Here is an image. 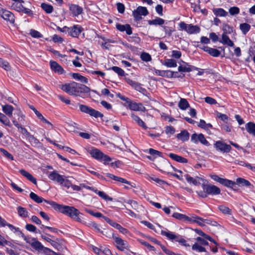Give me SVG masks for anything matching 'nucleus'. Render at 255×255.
<instances>
[{
	"instance_id": "f257e3e1",
	"label": "nucleus",
	"mask_w": 255,
	"mask_h": 255,
	"mask_svg": "<svg viewBox=\"0 0 255 255\" xmlns=\"http://www.w3.org/2000/svg\"><path fill=\"white\" fill-rule=\"evenodd\" d=\"M47 202L54 209L68 216L73 220L79 223H84L82 219L83 214L74 207L59 204L55 202Z\"/></svg>"
},
{
	"instance_id": "f03ea898",
	"label": "nucleus",
	"mask_w": 255,
	"mask_h": 255,
	"mask_svg": "<svg viewBox=\"0 0 255 255\" xmlns=\"http://www.w3.org/2000/svg\"><path fill=\"white\" fill-rule=\"evenodd\" d=\"M60 88L68 94L75 96H80L81 94L90 91V89L86 86L75 82L62 85Z\"/></svg>"
},
{
	"instance_id": "7ed1b4c3",
	"label": "nucleus",
	"mask_w": 255,
	"mask_h": 255,
	"mask_svg": "<svg viewBox=\"0 0 255 255\" xmlns=\"http://www.w3.org/2000/svg\"><path fill=\"white\" fill-rule=\"evenodd\" d=\"M46 174L48 175V178L50 180L58 183L60 185L66 187L67 189L70 188L71 182L67 179L64 175L59 174L56 170L47 172Z\"/></svg>"
},
{
	"instance_id": "20e7f679",
	"label": "nucleus",
	"mask_w": 255,
	"mask_h": 255,
	"mask_svg": "<svg viewBox=\"0 0 255 255\" xmlns=\"http://www.w3.org/2000/svg\"><path fill=\"white\" fill-rule=\"evenodd\" d=\"M203 191H197L196 193L201 198H206L208 195H217L221 193L219 188L211 184H202Z\"/></svg>"
},
{
	"instance_id": "39448f33",
	"label": "nucleus",
	"mask_w": 255,
	"mask_h": 255,
	"mask_svg": "<svg viewBox=\"0 0 255 255\" xmlns=\"http://www.w3.org/2000/svg\"><path fill=\"white\" fill-rule=\"evenodd\" d=\"M161 234L162 236H165L168 240H171L172 242H178L180 245L185 247L190 246L188 244H186L185 240H184L181 236L169 231L167 229L165 230H161Z\"/></svg>"
},
{
	"instance_id": "423d86ee",
	"label": "nucleus",
	"mask_w": 255,
	"mask_h": 255,
	"mask_svg": "<svg viewBox=\"0 0 255 255\" xmlns=\"http://www.w3.org/2000/svg\"><path fill=\"white\" fill-rule=\"evenodd\" d=\"M179 30H184L189 34L199 33L200 28L198 25H193L192 24H187L183 21L179 23Z\"/></svg>"
},
{
	"instance_id": "0eeeda50",
	"label": "nucleus",
	"mask_w": 255,
	"mask_h": 255,
	"mask_svg": "<svg viewBox=\"0 0 255 255\" xmlns=\"http://www.w3.org/2000/svg\"><path fill=\"white\" fill-rule=\"evenodd\" d=\"M79 106L80 110L83 113L89 114L90 116L96 118L103 117L102 114L94 109L82 104H79Z\"/></svg>"
},
{
	"instance_id": "6e6552de",
	"label": "nucleus",
	"mask_w": 255,
	"mask_h": 255,
	"mask_svg": "<svg viewBox=\"0 0 255 255\" xmlns=\"http://www.w3.org/2000/svg\"><path fill=\"white\" fill-rule=\"evenodd\" d=\"M113 238L115 241V246L119 250L124 251L125 250H129L130 246L127 241L114 235L113 236Z\"/></svg>"
},
{
	"instance_id": "1a4fd4ad",
	"label": "nucleus",
	"mask_w": 255,
	"mask_h": 255,
	"mask_svg": "<svg viewBox=\"0 0 255 255\" xmlns=\"http://www.w3.org/2000/svg\"><path fill=\"white\" fill-rule=\"evenodd\" d=\"M21 237L27 243L30 245L32 247L36 250L42 251V249L44 248V246L41 243L35 238L26 236L23 234L22 235Z\"/></svg>"
},
{
	"instance_id": "9d476101",
	"label": "nucleus",
	"mask_w": 255,
	"mask_h": 255,
	"mask_svg": "<svg viewBox=\"0 0 255 255\" xmlns=\"http://www.w3.org/2000/svg\"><path fill=\"white\" fill-rule=\"evenodd\" d=\"M214 146L217 150L223 153H228L232 149L230 145L221 140L216 141L214 144Z\"/></svg>"
},
{
	"instance_id": "9b49d317",
	"label": "nucleus",
	"mask_w": 255,
	"mask_h": 255,
	"mask_svg": "<svg viewBox=\"0 0 255 255\" xmlns=\"http://www.w3.org/2000/svg\"><path fill=\"white\" fill-rule=\"evenodd\" d=\"M148 12L145 7L138 6L135 10L132 11V15L135 20L138 21L141 19L142 16H146Z\"/></svg>"
},
{
	"instance_id": "f8f14e48",
	"label": "nucleus",
	"mask_w": 255,
	"mask_h": 255,
	"mask_svg": "<svg viewBox=\"0 0 255 255\" xmlns=\"http://www.w3.org/2000/svg\"><path fill=\"white\" fill-rule=\"evenodd\" d=\"M64 29H66L68 34L73 37H78L83 30L81 26L78 25H75L70 27L65 26H64Z\"/></svg>"
},
{
	"instance_id": "ddd939ff",
	"label": "nucleus",
	"mask_w": 255,
	"mask_h": 255,
	"mask_svg": "<svg viewBox=\"0 0 255 255\" xmlns=\"http://www.w3.org/2000/svg\"><path fill=\"white\" fill-rule=\"evenodd\" d=\"M0 16L10 23H14V16L10 11L0 7Z\"/></svg>"
},
{
	"instance_id": "4468645a",
	"label": "nucleus",
	"mask_w": 255,
	"mask_h": 255,
	"mask_svg": "<svg viewBox=\"0 0 255 255\" xmlns=\"http://www.w3.org/2000/svg\"><path fill=\"white\" fill-rule=\"evenodd\" d=\"M69 8L73 16H77L83 12V8L75 4H70Z\"/></svg>"
},
{
	"instance_id": "2eb2a0df",
	"label": "nucleus",
	"mask_w": 255,
	"mask_h": 255,
	"mask_svg": "<svg viewBox=\"0 0 255 255\" xmlns=\"http://www.w3.org/2000/svg\"><path fill=\"white\" fill-rule=\"evenodd\" d=\"M30 109L33 110V111L34 112L35 115L37 116V117L38 118L39 120L43 123L47 125V128H53V125L46 119H45L44 117L42 115V114L38 112L34 107L30 106Z\"/></svg>"
},
{
	"instance_id": "dca6fc26",
	"label": "nucleus",
	"mask_w": 255,
	"mask_h": 255,
	"mask_svg": "<svg viewBox=\"0 0 255 255\" xmlns=\"http://www.w3.org/2000/svg\"><path fill=\"white\" fill-rule=\"evenodd\" d=\"M50 68L52 71L58 74H62L64 72L63 68L56 62L50 61Z\"/></svg>"
},
{
	"instance_id": "f3484780",
	"label": "nucleus",
	"mask_w": 255,
	"mask_h": 255,
	"mask_svg": "<svg viewBox=\"0 0 255 255\" xmlns=\"http://www.w3.org/2000/svg\"><path fill=\"white\" fill-rule=\"evenodd\" d=\"M128 108L130 110L134 111L145 112L146 111L145 108L141 103H136L133 101L132 104L129 105V107Z\"/></svg>"
},
{
	"instance_id": "a211bd4d",
	"label": "nucleus",
	"mask_w": 255,
	"mask_h": 255,
	"mask_svg": "<svg viewBox=\"0 0 255 255\" xmlns=\"http://www.w3.org/2000/svg\"><path fill=\"white\" fill-rule=\"evenodd\" d=\"M106 176H107V177H108L111 179H112L115 181L120 182L121 183H125V184H128L129 185H130L131 187H133V186L131 184V183L129 181L127 180L126 179H125L123 178L115 176L111 173H107L106 174Z\"/></svg>"
},
{
	"instance_id": "6ab92c4d",
	"label": "nucleus",
	"mask_w": 255,
	"mask_h": 255,
	"mask_svg": "<svg viewBox=\"0 0 255 255\" xmlns=\"http://www.w3.org/2000/svg\"><path fill=\"white\" fill-rule=\"evenodd\" d=\"M116 27L120 31H126L128 35H130L132 33L131 28L128 24L122 25L118 24L116 25Z\"/></svg>"
},
{
	"instance_id": "aec40b11",
	"label": "nucleus",
	"mask_w": 255,
	"mask_h": 255,
	"mask_svg": "<svg viewBox=\"0 0 255 255\" xmlns=\"http://www.w3.org/2000/svg\"><path fill=\"white\" fill-rule=\"evenodd\" d=\"M90 154L92 157L100 161L104 153L97 148H93L90 151Z\"/></svg>"
},
{
	"instance_id": "412c9836",
	"label": "nucleus",
	"mask_w": 255,
	"mask_h": 255,
	"mask_svg": "<svg viewBox=\"0 0 255 255\" xmlns=\"http://www.w3.org/2000/svg\"><path fill=\"white\" fill-rule=\"evenodd\" d=\"M20 173L25 178H26L29 181H31L34 184H37V181L36 178H35L30 173L26 171L24 169H21L19 170Z\"/></svg>"
},
{
	"instance_id": "4be33fe9",
	"label": "nucleus",
	"mask_w": 255,
	"mask_h": 255,
	"mask_svg": "<svg viewBox=\"0 0 255 255\" xmlns=\"http://www.w3.org/2000/svg\"><path fill=\"white\" fill-rule=\"evenodd\" d=\"M169 156L173 160L180 163H187V159L182 156H179L174 153H170Z\"/></svg>"
},
{
	"instance_id": "5701e85b",
	"label": "nucleus",
	"mask_w": 255,
	"mask_h": 255,
	"mask_svg": "<svg viewBox=\"0 0 255 255\" xmlns=\"http://www.w3.org/2000/svg\"><path fill=\"white\" fill-rule=\"evenodd\" d=\"M178 70L180 72H189L192 71V68L187 63L182 61V64L179 66Z\"/></svg>"
},
{
	"instance_id": "b1692460",
	"label": "nucleus",
	"mask_w": 255,
	"mask_h": 255,
	"mask_svg": "<svg viewBox=\"0 0 255 255\" xmlns=\"http://www.w3.org/2000/svg\"><path fill=\"white\" fill-rule=\"evenodd\" d=\"M29 196L32 200H33L34 202H35L37 203H41L43 201H44L46 203H47V202H52V201L46 200L44 199L43 198H42V197L38 196L37 194H36L35 193H34L33 192H31L30 193Z\"/></svg>"
},
{
	"instance_id": "393cba45",
	"label": "nucleus",
	"mask_w": 255,
	"mask_h": 255,
	"mask_svg": "<svg viewBox=\"0 0 255 255\" xmlns=\"http://www.w3.org/2000/svg\"><path fill=\"white\" fill-rule=\"evenodd\" d=\"M176 137L182 141H187L189 138V133L186 130H183L176 135Z\"/></svg>"
},
{
	"instance_id": "a878e982",
	"label": "nucleus",
	"mask_w": 255,
	"mask_h": 255,
	"mask_svg": "<svg viewBox=\"0 0 255 255\" xmlns=\"http://www.w3.org/2000/svg\"><path fill=\"white\" fill-rule=\"evenodd\" d=\"M223 44H226L230 47H233L234 44L233 42L229 38L227 34L223 33L222 36V40L220 41Z\"/></svg>"
},
{
	"instance_id": "bb28decb",
	"label": "nucleus",
	"mask_w": 255,
	"mask_h": 255,
	"mask_svg": "<svg viewBox=\"0 0 255 255\" xmlns=\"http://www.w3.org/2000/svg\"><path fill=\"white\" fill-rule=\"evenodd\" d=\"M131 117L132 119L138 124L139 126L141 127L144 129H146L147 128L145 124L139 117L134 115L133 113L131 114Z\"/></svg>"
},
{
	"instance_id": "cd10ccee",
	"label": "nucleus",
	"mask_w": 255,
	"mask_h": 255,
	"mask_svg": "<svg viewBox=\"0 0 255 255\" xmlns=\"http://www.w3.org/2000/svg\"><path fill=\"white\" fill-rule=\"evenodd\" d=\"M214 14L217 16H227L228 14V12L221 8H216L213 9Z\"/></svg>"
},
{
	"instance_id": "c85d7f7f",
	"label": "nucleus",
	"mask_w": 255,
	"mask_h": 255,
	"mask_svg": "<svg viewBox=\"0 0 255 255\" xmlns=\"http://www.w3.org/2000/svg\"><path fill=\"white\" fill-rule=\"evenodd\" d=\"M162 64L168 68L176 67L177 66V62L173 59H166Z\"/></svg>"
},
{
	"instance_id": "c756f323",
	"label": "nucleus",
	"mask_w": 255,
	"mask_h": 255,
	"mask_svg": "<svg viewBox=\"0 0 255 255\" xmlns=\"http://www.w3.org/2000/svg\"><path fill=\"white\" fill-rule=\"evenodd\" d=\"M246 128L250 133L255 136V124L253 122H249L246 125Z\"/></svg>"
},
{
	"instance_id": "7c9ffc66",
	"label": "nucleus",
	"mask_w": 255,
	"mask_h": 255,
	"mask_svg": "<svg viewBox=\"0 0 255 255\" xmlns=\"http://www.w3.org/2000/svg\"><path fill=\"white\" fill-rule=\"evenodd\" d=\"M116 96L117 97L119 98L122 101L126 102V103L124 104V106L125 107H128V108L129 107V105L131 104L133 102L128 98H127L123 95H122L120 93L117 94Z\"/></svg>"
},
{
	"instance_id": "2f4dec72",
	"label": "nucleus",
	"mask_w": 255,
	"mask_h": 255,
	"mask_svg": "<svg viewBox=\"0 0 255 255\" xmlns=\"http://www.w3.org/2000/svg\"><path fill=\"white\" fill-rule=\"evenodd\" d=\"M2 111L8 117H11L13 111V107L9 105L2 106Z\"/></svg>"
},
{
	"instance_id": "473e14b6",
	"label": "nucleus",
	"mask_w": 255,
	"mask_h": 255,
	"mask_svg": "<svg viewBox=\"0 0 255 255\" xmlns=\"http://www.w3.org/2000/svg\"><path fill=\"white\" fill-rule=\"evenodd\" d=\"M164 23V20L160 18V17H156V18L152 19V20H149L148 21V23L149 25H162Z\"/></svg>"
},
{
	"instance_id": "72a5a7b5",
	"label": "nucleus",
	"mask_w": 255,
	"mask_h": 255,
	"mask_svg": "<svg viewBox=\"0 0 255 255\" xmlns=\"http://www.w3.org/2000/svg\"><path fill=\"white\" fill-rule=\"evenodd\" d=\"M179 108L182 110H185L189 107V104L186 99L181 98L178 103Z\"/></svg>"
},
{
	"instance_id": "f704fd0d",
	"label": "nucleus",
	"mask_w": 255,
	"mask_h": 255,
	"mask_svg": "<svg viewBox=\"0 0 255 255\" xmlns=\"http://www.w3.org/2000/svg\"><path fill=\"white\" fill-rule=\"evenodd\" d=\"M240 29L242 33L246 35L250 31L251 25L247 23H241L240 25Z\"/></svg>"
},
{
	"instance_id": "c9c22d12",
	"label": "nucleus",
	"mask_w": 255,
	"mask_h": 255,
	"mask_svg": "<svg viewBox=\"0 0 255 255\" xmlns=\"http://www.w3.org/2000/svg\"><path fill=\"white\" fill-rule=\"evenodd\" d=\"M17 213L19 216L22 218H26L28 216L27 210L20 206L17 207Z\"/></svg>"
},
{
	"instance_id": "e433bc0d",
	"label": "nucleus",
	"mask_w": 255,
	"mask_h": 255,
	"mask_svg": "<svg viewBox=\"0 0 255 255\" xmlns=\"http://www.w3.org/2000/svg\"><path fill=\"white\" fill-rule=\"evenodd\" d=\"M172 217L182 221L187 222L188 217L186 215L179 213H174L172 215Z\"/></svg>"
},
{
	"instance_id": "4c0bfd02",
	"label": "nucleus",
	"mask_w": 255,
	"mask_h": 255,
	"mask_svg": "<svg viewBox=\"0 0 255 255\" xmlns=\"http://www.w3.org/2000/svg\"><path fill=\"white\" fill-rule=\"evenodd\" d=\"M219 210L225 215H232V210L227 206L224 205H220L218 207Z\"/></svg>"
},
{
	"instance_id": "58836bf2",
	"label": "nucleus",
	"mask_w": 255,
	"mask_h": 255,
	"mask_svg": "<svg viewBox=\"0 0 255 255\" xmlns=\"http://www.w3.org/2000/svg\"><path fill=\"white\" fill-rule=\"evenodd\" d=\"M72 76V77L75 80L80 81L85 83H88V79L86 77L81 75L78 73H73Z\"/></svg>"
},
{
	"instance_id": "ea45409f",
	"label": "nucleus",
	"mask_w": 255,
	"mask_h": 255,
	"mask_svg": "<svg viewBox=\"0 0 255 255\" xmlns=\"http://www.w3.org/2000/svg\"><path fill=\"white\" fill-rule=\"evenodd\" d=\"M41 7L47 13H51L53 10V6L47 3H41Z\"/></svg>"
},
{
	"instance_id": "a19ab883",
	"label": "nucleus",
	"mask_w": 255,
	"mask_h": 255,
	"mask_svg": "<svg viewBox=\"0 0 255 255\" xmlns=\"http://www.w3.org/2000/svg\"><path fill=\"white\" fill-rule=\"evenodd\" d=\"M207 53L213 57H217L221 54L220 51L216 49L209 47Z\"/></svg>"
},
{
	"instance_id": "79ce46f5",
	"label": "nucleus",
	"mask_w": 255,
	"mask_h": 255,
	"mask_svg": "<svg viewBox=\"0 0 255 255\" xmlns=\"http://www.w3.org/2000/svg\"><path fill=\"white\" fill-rule=\"evenodd\" d=\"M220 184L227 187H232L235 184V183L227 179L222 178Z\"/></svg>"
},
{
	"instance_id": "37998d69",
	"label": "nucleus",
	"mask_w": 255,
	"mask_h": 255,
	"mask_svg": "<svg viewBox=\"0 0 255 255\" xmlns=\"http://www.w3.org/2000/svg\"><path fill=\"white\" fill-rule=\"evenodd\" d=\"M192 249L194 251H196L198 252H205L206 250L205 248L202 247L199 243H195L192 247Z\"/></svg>"
},
{
	"instance_id": "c03bdc74",
	"label": "nucleus",
	"mask_w": 255,
	"mask_h": 255,
	"mask_svg": "<svg viewBox=\"0 0 255 255\" xmlns=\"http://www.w3.org/2000/svg\"><path fill=\"white\" fill-rule=\"evenodd\" d=\"M224 33L231 34L234 32V28L228 24H224L223 26Z\"/></svg>"
},
{
	"instance_id": "a18cd8bd",
	"label": "nucleus",
	"mask_w": 255,
	"mask_h": 255,
	"mask_svg": "<svg viewBox=\"0 0 255 255\" xmlns=\"http://www.w3.org/2000/svg\"><path fill=\"white\" fill-rule=\"evenodd\" d=\"M0 122L2 123L3 125L10 127V123L8 118L3 114L0 115Z\"/></svg>"
},
{
	"instance_id": "49530a36",
	"label": "nucleus",
	"mask_w": 255,
	"mask_h": 255,
	"mask_svg": "<svg viewBox=\"0 0 255 255\" xmlns=\"http://www.w3.org/2000/svg\"><path fill=\"white\" fill-rule=\"evenodd\" d=\"M236 182L238 184H241L243 186L249 187L251 186L250 182L244 178H238L237 179Z\"/></svg>"
},
{
	"instance_id": "de8ad7c7",
	"label": "nucleus",
	"mask_w": 255,
	"mask_h": 255,
	"mask_svg": "<svg viewBox=\"0 0 255 255\" xmlns=\"http://www.w3.org/2000/svg\"><path fill=\"white\" fill-rule=\"evenodd\" d=\"M141 59L145 62H149L151 60V57L150 54L146 52H142L140 54Z\"/></svg>"
},
{
	"instance_id": "09e8293b",
	"label": "nucleus",
	"mask_w": 255,
	"mask_h": 255,
	"mask_svg": "<svg viewBox=\"0 0 255 255\" xmlns=\"http://www.w3.org/2000/svg\"><path fill=\"white\" fill-rule=\"evenodd\" d=\"M85 211L87 213H88V214H90L91 215L94 216L96 218H103V217H104L101 213L94 212L93 211L88 209H85Z\"/></svg>"
},
{
	"instance_id": "8fccbe9b",
	"label": "nucleus",
	"mask_w": 255,
	"mask_h": 255,
	"mask_svg": "<svg viewBox=\"0 0 255 255\" xmlns=\"http://www.w3.org/2000/svg\"><path fill=\"white\" fill-rule=\"evenodd\" d=\"M240 9L237 6H233L229 8V12L231 15H235L238 14L240 13Z\"/></svg>"
},
{
	"instance_id": "3c124183",
	"label": "nucleus",
	"mask_w": 255,
	"mask_h": 255,
	"mask_svg": "<svg viewBox=\"0 0 255 255\" xmlns=\"http://www.w3.org/2000/svg\"><path fill=\"white\" fill-rule=\"evenodd\" d=\"M112 70H113L115 73L118 74L120 76H123L125 75V71L121 68L117 66H113L112 67Z\"/></svg>"
},
{
	"instance_id": "603ef678",
	"label": "nucleus",
	"mask_w": 255,
	"mask_h": 255,
	"mask_svg": "<svg viewBox=\"0 0 255 255\" xmlns=\"http://www.w3.org/2000/svg\"><path fill=\"white\" fill-rule=\"evenodd\" d=\"M97 194L100 197H101V198H102L103 199H104V200H105L106 201H113V198L112 197L109 196L103 191H99L97 193Z\"/></svg>"
},
{
	"instance_id": "864d4df0",
	"label": "nucleus",
	"mask_w": 255,
	"mask_h": 255,
	"mask_svg": "<svg viewBox=\"0 0 255 255\" xmlns=\"http://www.w3.org/2000/svg\"><path fill=\"white\" fill-rule=\"evenodd\" d=\"M0 66L4 70L8 71L10 69V66L8 63L3 59L0 58Z\"/></svg>"
},
{
	"instance_id": "5fc2aeb1",
	"label": "nucleus",
	"mask_w": 255,
	"mask_h": 255,
	"mask_svg": "<svg viewBox=\"0 0 255 255\" xmlns=\"http://www.w3.org/2000/svg\"><path fill=\"white\" fill-rule=\"evenodd\" d=\"M42 251L46 255H61L60 254L55 253L51 250L44 247Z\"/></svg>"
},
{
	"instance_id": "6e6d98bb",
	"label": "nucleus",
	"mask_w": 255,
	"mask_h": 255,
	"mask_svg": "<svg viewBox=\"0 0 255 255\" xmlns=\"http://www.w3.org/2000/svg\"><path fill=\"white\" fill-rule=\"evenodd\" d=\"M128 83L137 91H139L141 89L140 84L135 81L129 80L128 81Z\"/></svg>"
},
{
	"instance_id": "4d7b16f0",
	"label": "nucleus",
	"mask_w": 255,
	"mask_h": 255,
	"mask_svg": "<svg viewBox=\"0 0 255 255\" xmlns=\"http://www.w3.org/2000/svg\"><path fill=\"white\" fill-rule=\"evenodd\" d=\"M26 138L32 144L37 145L39 143V142L37 139H36L33 135L30 134Z\"/></svg>"
},
{
	"instance_id": "13d9d810",
	"label": "nucleus",
	"mask_w": 255,
	"mask_h": 255,
	"mask_svg": "<svg viewBox=\"0 0 255 255\" xmlns=\"http://www.w3.org/2000/svg\"><path fill=\"white\" fill-rule=\"evenodd\" d=\"M165 132L169 136L174 134L175 132V128L172 126H167L165 127Z\"/></svg>"
},
{
	"instance_id": "bf43d9fd",
	"label": "nucleus",
	"mask_w": 255,
	"mask_h": 255,
	"mask_svg": "<svg viewBox=\"0 0 255 255\" xmlns=\"http://www.w3.org/2000/svg\"><path fill=\"white\" fill-rule=\"evenodd\" d=\"M26 229L31 232L36 233H40V231H37V229L35 226L32 224H27L25 226Z\"/></svg>"
},
{
	"instance_id": "052dcab7",
	"label": "nucleus",
	"mask_w": 255,
	"mask_h": 255,
	"mask_svg": "<svg viewBox=\"0 0 255 255\" xmlns=\"http://www.w3.org/2000/svg\"><path fill=\"white\" fill-rule=\"evenodd\" d=\"M198 141H200L202 144L208 146L209 145V142L206 139L204 135L202 134H199Z\"/></svg>"
},
{
	"instance_id": "680f3d73",
	"label": "nucleus",
	"mask_w": 255,
	"mask_h": 255,
	"mask_svg": "<svg viewBox=\"0 0 255 255\" xmlns=\"http://www.w3.org/2000/svg\"><path fill=\"white\" fill-rule=\"evenodd\" d=\"M149 178L150 179H151L152 181H155L156 183H157V184H158L160 185H163V184L166 183V182L164 181L159 179V178L156 177L154 175H152V176H150Z\"/></svg>"
},
{
	"instance_id": "e2e57ef3",
	"label": "nucleus",
	"mask_w": 255,
	"mask_h": 255,
	"mask_svg": "<svg viewBox=\"0 0 255 255\" xmlns=\"http://www.w3.org/2000/svg\"><path fill=\"white\" fill-rule=\"evenodd\" d=\"M100 161L103 162L104 164L107 165L112 161V158L108 155L103 154V156H102L101 159L100 160Z\"/></svg>"
},
{
	"instance_id": "0e129e2a",
	"label": "nucleus",
	"mask_w": 255,
	"mask_h": 255,
	"mask_svg": "<svg viewBox=\"0 0 255 255\" xmlns=\"http://www.w3.org/2000/svg\"><path fill=\"white\" fill-rule=\"evenodd\" d=\"M163 30L166 35L168 36H171L172 34V32L174 31V29L171 27L169 26H163Z\"/></svg>"
},
{
	"instance_id": "69168bd1",
	"label": "nucleus",
	"mask_w": 255,
	"mask_h": 255,
	"mask_svg": "<svg viewBox=\"0 0 255 255\" xmlns=\"http://www.w3.org/2000/svg\"><path fill=\"white\" fill-rule=\"evenodd\" d=\"M30 34L32 37L34 38H40L42 37V34L39 32L34 29L30 30Z\"/></svg>"
},
{
	"instance_id": "338daca9",
	"label": "nucleus",
	"mask_w": 255,
	"mask_h": 255,
	"mask_svg": "<svg viewBox=\"0 0 255 255\" xmlns=\"http://www.w3.org/2000/svg\"><path fill=\"white\" fill-rule=\"evenodd\" d=\"M0 152L3 154V155L6 156L7 158L11 159L13 160V157L12 155L9 153L7 151H6L5 149L3 148H0Z\"/></svg>"
},
{
	"instance_id": "774afa93",
	"label": "nucleus",
	"mask_w": 255,
	"mask_h": 255,
	"mask_svg": "<svg viewBox=\"0 0 255 255\" xmlns=\"http://www.w3.org/2000/svg\"><path fill=\"white\" fill-rule=\"evenodd\" d=\"M6 252L9 255H19V253L17 252V251L15 249V250H13L12 249H8L7 248L5 249Z\"/></svg>"
}]
</instances>
